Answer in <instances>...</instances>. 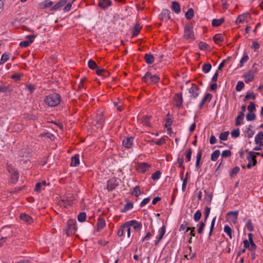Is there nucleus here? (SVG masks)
<instances>
[{
	"mask_svg": "<svg viewBox=\"0 0 263 263\" xmlns=\"http://www.w3.org/2000/svg\"><path fill=\"white\" fill-rule=\"evenodd\" d=\"M61 101V98L59 94L54 93L47 96L44 100L46 105L50 107H54L58 105Z\"/></svg>",
	"mask_w": 263,
	"mask_h": 263,
	"instance_id": "1",
	"label": "nucleus"
},
{
	"mask_svg": "<svg viewBox=\"0 0 263 263\" xmlns=\"http://www.w3.org/2000/svg\"><path fill=\"white\" fill-rule=\"evenodd\" d=\"M91 124L97 128L101 127L104 121V115L101 111H98L93 117Z\"/></svg>",
	"mask_w": 263,
	"mask_h": 263,
	"instance_id": "2",
	"label": "nucleus"
},
{
	"mask_svg": "<svg viewBox=\"0 0 263 263\" xmlns=\"http://www.w3.org/2000/svg\"><path fill=\"white\" fill-rule=\"evenodd\" d=\"M160 78L157 74H152L150 72H147L143 77L142 80L147 84L152 83H157L159 81Z\"/></svg>",
	"mask_w": 263,
	"mask_h": 263,
	"instance_id": "3",
	"label": "nucleus"
},
{
	"mask_svg": "<svg viewBox=\"0 0 263 263\" xmlns=\"http://www.w3.org/2000/svg\"><path fill=\"white\" fill-rule=\"evenodd\" d=\"M184 37L186 40H194L195 39L193 27L191 23L187 24L185 26L184 29Z\"/></svg>",
	"mask_w": 263,
	"mask_h": 263,
	"instance_id": "4",
	"label": "nucleus"
},
{
	"mask_svg": "<svg viewBox=\"0 0 263 263\" xmlns=\"http://www.w3.org/2000/svg\"><path fill=\"white\" fill-rule=\"evenodd\" d=\"M258 154V152H255L253 151H250L248 153V155L247 157V159L248 161L247 167L248 168H251L256 165L257 163L256 158Z\"/></svg>",
	"mask_w": 263,
	"mask_h": 263,
	"instance_id": "5",
	"label": "nucleus"
},
{
	"mask_svg": "<svg viewBox=\"0 0 263 263\" xmlns=\"http://www.w3.org/2000/svg\"><path fill=\"white\" fill-rule=\"evenodd\" d=\"M238 213V211H230L228 212L227 214L228 220L233 224H236L237 222Z\"/></svg>",
	"mask_w": 263,
	"mask_h": 263,
	"instance_id": "6",
	"label": "nucleus"
},
{
	"mask_svg": "<svg viewBox=\"0 0 263 263\" xmlns=\"http://www.w3.org/2000/svg\"><path fill=\"white\" fill-rule=\"evenodd\" d=\"M35 37L36 36L33 34L27 35L26 38L27 40L21 42L19 44L20 47L21 48H25L29 46L33 42Z\"/></svg>",
	"mask_w": 263,
	"mask_h": 263,
	"instance_id": "7",
	"label": "nucleus"
},
{
	"mask_svg": "<svg viewBox=\"0 0 263 263\" xmlns=\"http://www.w3.org/2000/svg\"><path fill=\"white\" fill-rule=\"evenodd\" d=\"M174 104L177 107L181 108L182 107L183 100L181 93L175 94L174 97Z\"/></svg>",
	"mask_w": 263,
	"mask_h": 263,
	"instance_id": "8",
	"label": "nucleus"
},
{
	"mask_svg": "<svg viewBox=\"0 0 263 263\" xmlns=\"http://www.w3.org/2000/svg\"><path fill=\"white\" fill-rule=\"evenodd\" d=\"M151 167V165L146 162L139 163L137 166V170L140 173H144Z\"/></svg>",
	"mask_w": 263,
	"mask_h": 263,
	"instance_id": "9",
	"label": "nucleus"
},
{
	"mask_svg": "<svg viewBox=\"0 0 263 263\" xmlns=\"http://www.w3.org/2000/svg\"><path fill=\"white\" fill-rule=\"evenodd\" d=\"M166 231V227L165 225H163L159 230V236L156 237L157 240L154 241V244L156 246H157L159 242L163 238Z\"/></svg>",
	"mask_w": 263,
	"mask_h": 263,
	"instance_id": "10",
	"label": "nucleus"
},
{
	"mask_svg": "<svg viewBox=\"0 0 263 263\" xmlns=\"http://www.w3.org/2000/svg\"><path fill=\"white\" fill-rule=\"evenodd\" d=\"M159 18L162 21H167L171 18L170 11L168 9H163L159 15Z\"/></svg>",
	"mask_w": 263,
	"mask_h": 263,
	"instance_id": "11",
	"label": "nucleus"
},
{
	"mask_svg": "<svg viewBox=\"0 0 263 263\" xmlns=\"http://www.w3.org/2000/svg\"><path fill=\"white\" fill-rule=\"evenodd\" d=\"M199 87L195 84H192V87L189 89L191 97L193 98H196L199 95Z\"/></svg>",
	"mask_w": 263,
	"mask_h": 263,
	"instance_id": "12",
	"label": "nucleus"
},
{
	"mask_svg": "<svg viewBox=\"0 0 263 263\" xmlns=\"http://www.w3.org/2000/svg\"><path fill=\"white\" fill-rule=\"evenodd\" d=\"M126 223L129 227L133 226L136 231L140 230L142 228L141 223L136 220H129L127 221Z\"/></svg>",
	"mask_w": 263,
	"mask_h": 263,
	"instance_id": "13",
	"label": "nucleus"
},
{
	"mask_svg": "<svg viewBox=\"0 0 263 263\" xmlns=\"http://www.w3.org/2000/svg\"><path fill=\"white\" fill-rule=\"evenodd\" d=\"M141 28L142 26L139 23H136L132 29V36H137L139 34Z\"/></svg>",
	"mask_w": 263,
	"mask_h": 263,
	"instance_id": "14",
	"label": "nucleus"
},
{
	"mask_svg": "<svg viewBox=\"0 0 263 263\" xmlns=\"http://www.w3.org/2000/svg\"><path fill=\"white\" fill-rule=\"evenodd\" d=\"M188 176H189V173L188 172L186 173L185 176L184 177V176H183V172L181 174L180 179L183 182H182V191H184L185 189H186V184H187V180H188Z\"/></svg>",
	"mask_w": 263,
	"mask_h": 263,
	"instance_id": "15",
	"label": "nucleus"
},
{
	"mask_svg": "<svg viewBox=\"0 0 263 263\" xmlns=\"http://www.w3.org/2000/svg\"><path fill=\"white\" fill-rule=\"evenodd\" d=\"M134 207V203L132 201L128 200L124 204V207L120 210L121 212L125 213L132 209Z\"/></svg>",
	"mask_w": 263,
	"mask_h": 263,
	"instance_id": "16",
	"label": "nucleus"
},
{
	"mask_svg": "<svg viewBox=\"0 0 263 263\" xmlns=\"http://www.w3.org/2000/svg\"><path fill=\"white\" fill-rule=\"evenodd\" d=\"M249 14L248 13H244L241 15H239L236 21V24H238L239 23H243L247 21V18L249 17Z\"/></svg>",
	"mask_w": 263,
	"mask_h": 263,
	"instance_id": "17",
	"label": "nucleus"
},
{
	"mask_svg": "<svg viewBox=\"0 0 263 263\" xmlns=\"http://www.w3.org/2000/svg\"><path fill=\"white\" fill-rule=\"evenodd\" d=\"M111 4L110 0H99L98 5L102 9H106Z\"/></svg>",
	"mask_w": 263,
	"mask_h": 263,
	"instance_id": "18",
	"label": "nucleus"
},
{
	"mask_svg": "<svg viewBox=\"0 0 263 263\" xmlns=\"http://www.w3.org/2000/svg\"><path fill=\"white\" fill-rule=\"evenodd\" d=\"M20 218L22 220L28 223H31L33 222L32 217L30 215L25 213L21 214Z\"/></svg>",
	"mask_w": 263,
	"mask_h": 263,
	"instance_id": "19",
	"label": "nucleus"
},
{
	"mask_svg": "<svg viewBox=\"0 0 263 263\" xmlns=\"http://www.w3.org/2000/svg\"><path fill=\"white\" fill-rule=\"evenodd\" d=\"M172 9L176 14H179L181 12V8L178 2L174 1L172 3Z\"/></svg>",
	"mask_w": 263,
	"mask_h": 263,
	"instance_id": "20",
	"label": "nucleus"
},
{
	"mask_svg": "<svg viewBox=\"0 0 263 263\" xmlns=\"http://www.w3.org/2000/svg\"><path fill=\"white\" fill-rule=\"evenodd\" d=\"M70 165L73 167H76L80 164L79 155L76 154L71 158Z\"/></svg>",
	"mask_w": 263,
	"mask_h": 263,
	"instance_id": "21",
	"label": "nucleus"
},
{
	"mask_svg": "<svg viewBox=\"0 0 263 263\" xmlns=\"http://www.w3.org/2000/svg\"><path fill=\"white\" fill-rule=\"evenodd\" d=\"M115 189V178H112L107 181V189L111 191Z\"/></svg>",
	"mask_w": 263,
	"mask_h": 263,
	"instance_id": "22",
	"label": "nucleus"
},
{
	"mask_svg": "<svg viewBox=\"0 0 263 263\" xmlns=\"http://www.w3.org/2000/svg\"><path fill=\"white\" fill-rule=\"evenodd\" d=\"M133 143V138L132 137H128L123 140L122 144L126 148H130Z\"/></svg>",
	"mask_w": 263,
	"mask_h": 263,
	"instance_id": "23",
	"label": "nucleus"
},
{
	"mask_svg": "<svg viewBox=\"0 0 263 263\" xmlns=\"http://www.w3.org/2000/svg\"><path fill=\"white\" fill-rule=\"evenodd\" d=\"M105 226V220L103 218H99L97 224V231H100Z\"/></svg>",
	"mask_w": 263,
	"mask_h": 263,
	"instance_id": "24",
	"label": "nucleus"
},
{
	"mask_svg": "<svg viewBox=\"0 0 263 263\" xmlns=\"http://www.w3.org/2000/svg\"><path fill=\"white\" fill-rule=\"evenodd\" d=\"M202 156V149H199L196 155V161L195 167L197 170L200 168V161Z\"/></svg>",
	"mask_w": 263,
	"mask_h": 263,
	"instance_id": "25",
	"label": "nucleus"
},
{
	"mask_svg": "<svg viewBox=\"0 0 263 263\" xmlns=\"http://www.w3.org/2000/svg\"><path fill=\"white\" fill-rule=\"evenodd\" d=\"M243 78L245 82L246 83H249L253 80L254 74L252 72L249 71L243 74Z\"/></svg>",
	"mask_w": 263,
	"mask_h": 263,
	"instance_id": "26",
	"label": "nucleus"
},
{
	"mask_svg": "<svg viewBox=\"0 0 263 263\" xmlns=\"http://www.w3.org/2000/svg\"><path fill=\"white\" fill-rule=\"evenodd\" d=\"M69 230L71 232H75L77 228L76 227V221L73 220H69L67 222Z\"/></svg>",
	"mask_w": 263,
	"mask_h": 263,
	"instance_id": "27",
	"label": "nucleus"
},
{
	"mask_svg": "<svg viewBox=\"0 0 263 263\" xmlns=\"http://www.w3.org/2000/svg\"><path fill=\"white\" fill-rule=\"evenodd\" d=\"M67 1L66 0H61L59 1L58 3H57L55 5H54L51 8V10H57L58 9L64 6L65 4L66 3Z\"/></svg>",
	"mask_w": 263,
	"mask_h": 263,
	"instance_id": "28",
	"label": "nucleus"
},
{
	"mask_svg": "<svg viewBox=\"0 0 263 263\" xmlns=\"http://www.w3.org/2000/svg\"><path fill=\"white\" fill-rule=\"evenodd\" d=\"M145 62L148 64H151L154 62V57L153 54L146 53L144 56Z\"/></svg>",
	"mask_w": 263,
	"mask_h": 263,
	"instance_id": "29",
	"label": "nucleus"
},
{
	"mask_svg": "<svg viewBox=\"0 0 263 263\" xmlns=\"http://www.w3.org/2000/svg\"><path fill=\"white\" fill-rule=\"evenodd\" d=\"M213 40L216 43L222 42L224 41V35L221 33L216 34L214 36Z\"/></svg>",
	"mask_w": 263,
	"mask_h": 263,
	"instance_id": "30",
	"label": "nucleus"
},
{
	"mask_svg": "<svg viewBox=\"0 0 263 263\" xmlns=\"http://www.w3.org/2000/svg\"><path fill=\"white\" fill-rule=\"evenodd\" d=\"M125 228H126V222H125L124 224L121 225L119 229V230L118 231V235L119 237L124 236L125 233L126 231L124 229H125Z\"/></svg>",
	"mask_w": 263,
	"mask_h": 263,
	"instance_id": "31",
	"label": "nucleus"
},
{
	"mask_svg": "<svg viewBox=\"0 0 263 263\" xmlns=\"http://www.w3.org/2000/svg\"><path fill=\"white\" fill-rule=\"evenodd\" d=\"M243 118H244V114H243V112H239V114L236 118L235 125L236 126L240 125L242 122Z\"/></svg>",
	"mask_w": 263,
	"mask_h": 263,
	"instance_id": "32",
	"label": "nucleus"
},
{
	"mask_svg": "<svg viewBox=\"0 0 263 263\" xmlns=\"http://www.w3.org/2000/svg\"><path fill=\"white\" fill-rule=\"evenodd\" d=\"M263 140V132H259L255 137V143L256 144L259 143H263L262 140Z\"/></svg>",
	"mask_w": 263,
	"mask_h": 263,
	"instance_id": "33",
	"label": "nucleus"
},
{
	"mask_svg": "<svg viewBox=\"0 0 263 263\" xmlns=\"http://www.w3.org/2000/svg\"><path fill=\"white\" fill-rule=\"evenodd\" d=\"M223 231L229 236L230 239L233 238L232 230L230 226L228 225H225L223 228Z\"/></svg>",
	"mask_w": 263,
	"mask_h": 263,
	"instance_id": "34",
	"label": "nucleus"
},
{
	"mask_svg": "<svg viewBox=\"0 0 263 263\" xmlns=\"http://www.w3.org/2000/svg\"><path fill=\"white\" fill-rule=\"evenodd\" d=\"M220 154V153L219 150L214 151L211 154V160L212 161H216L218 159Z\"/></svg>",
	"mask_w": 263,
	"mask_h": 263,
	"instance_id": "35",
	"label": "nucleus"
},
{
	"mask_svg": "<svg viewBox=\"0 0 263 263\" xmlns=\"http://www.w3.org/2000/svg\"><path fill=\"white\" fill-rule=\"evenodd\" d=\"M249 59V56L246 53H244L242 57L239 62V67H241L243 66L244 64L246 63Z\"/></svg>",
	"mask_w": 263,
	"mask_h": 263,
	"instance_id": "36",
	"label": "nucleus"
},
{
	"mask_svg": "<svg viewBox=\"0 0 263 263\" xmlns=\"http://www.w3.org/2000/svg\"><path fill=\"white\" fill-rule=\"evenodd\" d=\"M131 194L137 197H139L141 194L140 186L138 185L136 186L132 191Z\"/></svg>",
	"mask_w": 263,
	"mask_h": 263,
	"instance_id": "37",
	"label": "nucleus"
},
{
	"mask_svg": "<svg viewBox=\"0 0 263 263\" xmlns=\"http://www.w3.org/2000/svg\"><path fill=\"white\" fill-rule=\"evenodd\" d=\"M224 22V19L222 18L219 19H214L212 21V24L214 27H218L221 25Z\"/></svg>",
	"mask_w": 263,
	"mask_h": 263,
	"instance_id": "38",
	"label": "nucleus"
},
{
	"mask_svg": "<svg viewBox=\"0 0 263 263\" xmlns=\"http://www.w3.org/2000/svg\"><path fill=\"white\" fill-rule=\"evenodd\" d=\"M53 3L50 0H45L42 2L41 4V7L42 8H46L51 6Z\"/></svg>",
	"mask_w": 263,
	"mask_h": 263,
	"instance_id": "39",
	"label": "nucleus"
},
{
	"mask_svg": "<svg viewBox=\"0 0 263 263\" xmlns=\"http://www.w3.org/2000/svg\"><path fill=\"white\" fill-rule=\"evenodd\" d=\"M202 70L204 73H208L212 68V65L210 63H205L202 65Z\"/></svg>",
	"mask_w": 263,
	"mask_h": 263,
	"instance_id": "40",
	"label": "nucleus"
},
{
	"mask_svg": "<svg viewBox=\"0 0 263 263\" xmlns=\"http://www.w3.org/2000/svg\"><path fill=\"white\" fill-rule=\"evenodd\" d=\"M161 175V172L160 171H157L156 172L152 174L151 178L154 181H157L160 179Z\"/></svg>",
	"mask_w": 263,
	"mask_h": 263,
	"instance_id": "41",
	"label": "nucleus"
},
{
	"mask_svg": "<svg viewBox=\"0 0 263 263\" xmlns=\"http://www.w3.org/2000/svg\"><path fill=\"white\" fill-rule=\"evenodd\" d=\"M192 151L191 148L187 149L185 152V161L188 162L191 161Z\"/></svg>",
	"mask_w": 263,
	"mask_h": 263,
	"instance_id": "42",
	"label": "nucleus"
},
{
	"mask_svg": "<svg viewBox=\"0 0 263 263\" xmlns=\"http://www.w3.org/2000/svg\"><path fill=\"white\" fill-rule=\"evenodd\" d=\"M185 17L187 20H191L194 16V10L192 8H190L185 13Z\"/></svg>",
	"mask_w": 263,
	"mask_h": 263,
	"instance_id": "43",
	"label": "nucleus"
},
{
	"mask_svg": "<svg viewBox=\"0 0 263 263\" xmlns=\"http://www.w3.org/2000/svg\"><path fill=\"white\" fill-rule=\"evenodd\" d=\"M240 171V168L238 166H235L229 171L230 176L231 177L236 175Z\"/></svg>",
	"mask_w": 263,
	"mask_h": 263,
	"instance_id": "44",
	"label": "nucleus"
},
{
	"mask_svg": "<svg viewBox=\"0 0 263 263\" xmlns=\"http://www.w3.org/2000/svg\"><path fill=\"white\" fill-rule=\"evenodd\" d=\"M35 89V85L32 84H27L25 90L29 92V93H32Z\"/></svg>",
	"mask_w": 263,
	"mask_h": 263,
	"instance_id": "45",
	"label": "nucleus"
},
{
	"mask_svg": "<svg viewBox=\"0 0 263 263\" xmlns=\"http://www.w3.org/2000/svg\"><path fill=\"white\" fill-rule=\"evenodd\" d=\"M86 214L85 212H81L78 216V220L81 222H84L86 220Z\"/></svg>",
	"mask_w": 263,
	"mask_h": 263,
	"instance_id": "46",
	"label": "nucleus"
},
{
	"mask_svg": "<svg viewBox=\"0 0 263 263\" xmlns=\"http://www.w3.org/2000/svg\"><path fill=\"white\" fill-rule=\"evenodd\" d=\"M9 59V54L8 53H4L2 55L0 63L1 64L5 63Z\"/></svg>",
	"mask_w": 263,
	"mask_h": 263,
	"instance_id": "47",
	"label": "nucleus"
},
{
	"mask_svg": "<svg viewBox=\"0 0 263 263\" xmlns=\"http://www.w3.org/2000/svg\"><path fill=\"white\" fill-rule=\"evenodd\" d=\"M212 97L213 96L212 94L208 93L204 96V97L201 100L204 103L206 102H210L211 101Z\"/></svg>",
	"mask_w": 263,
	"mask_h": 263,
	"instance_id": "48",
	"label": "nucleus"
},
{
	"mask_svg": "<svg viewBox=\"0 0 263 263\" xmlns=\"http://www.w3.org/2000/svg\"><path fill=\"white\" fill-rule=\"evenodd\" d=\"M229 135V132H228V131L224 132L221 133L220 134L219 138L221 140L226 141L228 139V137Z\"/></svg>",
	"mask_w": 263,
	"mask_h": 263,
	"instance_id": "49",
	"label": "nucleus"
},
{
	"mask_svg": "<svg viewBox=\"0 0 263 263\" xmlns=\"http://www.w3.org/2000/svg\"><path fill=\"white\" fill-rule=\"evenodd\" d=\"M255 99V95L253 92H247L245 97L244 101H246L249 99L254 100Z\"/></svg>",
	"mask_w": 263,
	"mask_h": 263,
	"instance_id": "50",
	"label": "nucleus"
},
{
	"mask_svg": "<svg viewBox=\"0 0 263 263\" xmlns=\"http://www.w3.org/2000/svg\"><path fill=\"white\" fill-rule=\"evenodd\" d=\"M202 216L201 212L200 210H197L194 215V219L196 222L198 221Z\"/></svg>",
	"mask_w": 263,
	"mask_h": 263,
	"instance_id": "51",
	"label": "nucleus"
},
{
	"mask_svg": "<svg viewBox=\"0 0 263 263\" xmlns=\"http://www.w3.org/2000/svg\"><path fill=\"white\" fill-rule=\"evenodd\" d=\"M231 137L233 138H236L239 136L240 131L238 128L234 129L231 132Z\"/></svg>",
	"mask_w": 263,
	"mask_h": 263,
	"instance_id": "52",
	"label": "nucleus"
},
{
	"mask_svg": "<svg viewBox=\"0 0 263 263\" xmlns=\"http://www.w3.org/2000/svg\"><path fill=\"white\" fill-rule=\"evenodd\" d=\"M19 175L18 173L14 172L11 177V182L13 183H15L17 182L18 179Z\"/></svg>",
	"mask_w": 263,
	"mask_h": 263,
	"instance_id": "53",
	"label": "nucleus"
},
{
	"mask_svg": "<svg viewBox=\"0 0 263 263\" xmlns=\"http://www.w3.org/2000/svg\"><path fill=\"white\" fill-rule=\"evenodd\" d=\"M88 67L91 69H95L97 68V65L96 63L92 60L90 59L88 62Z\"/></svg>",
	"mask_w": 263,
	"mask_h": 263,
	"instance_id": "54",
	"label": "nucleus"
},
{
	"mask_svg": "<svg viewBox=\"0 0 263 263\" xmlns=\"http://www.w3.org/2000/svg\"><path fill=\"white\" fill-rule=\"evenodd\" d=\"M205 227V221H200L199 223V228L198 229V233L200 234H202L204 228Z\"/></svg>",
	"mask_w": 263,
	"mask_h": 263,
	"instance_id": "55",
	"label": "nucleus"
},
{
	"mask_svg": "<svg viewBox=\"0 0 263 263\" xmlns=\"http://www.w3.org/2000/svg\"><path fill=\"white\" fill-rule=\"evenodd\" d=\"M255 119V115L253 112H249L247 114L246 119L248 121H253Z\"/></svg>",
	"mask_w": 263,
	"mask_h": 263,
	"instance_id": "56",
	"label": "nucleus"
},
{
	"mask_svg": "<svg viewBox=\"0 0 263 263\" xmlns=\"http://www.w3.org/2000/svg\"><path fill=\"white\" fill-rule=\"evenodd\" d=\"M141 122L142 123L147 126H150V121L149 118L147 116L143 117L141 119Z\"/></svg>",
	"mask_w": 263,
	"mask_h": 263,
	"instance_id": "57",
	"label": "nucleus"
},
{
	"mask_svg": "<svg viewBox=\"0 0 263 263\" xmlns=\"http://www.w3.org/2000/svg\"><path fill=\"white\" fill-rule=\"evenodd\" d=\"M246 227L247 230L250 232H252L254 230V227L252 223L251 220H249L247 221Z\"/></svg>",
	"mask_w": 263,
	"mask_h": 263,
	"instance_id": "58",
	"label": "nucleus"
},
{
	"mask_svg": "<svg viewBox=\"0 0 263 263\" xmlns=\"http://www.w3.org/2000/svg\"><path fill=\"white\" fill-rule=\"evenodd\" d=\"M245 84L242 81H238L236 86V90L237 91H240L244 87Z\"/></svg>",
	"mask_w": 263,
	"mask_h": 263,
	"instance_id": "59",
	"label": "nucleus"
},
{
	"mask_svg": "<svg viewBox=\"0 0 263 263\" xmlns=\"http://www.w3.org/2000/svg\"><path fill=\"white\" fill-rule=\"evenodd\" d=\"M44 189V187L41 185L40 182H37L36 183L35 188H34V191L40 193L42 191V190Z\"/></svg>",
	"mask_w": 263,
	"mask_h": 263,
	"instance_id": "60",
	"label": "nucleus"
},
{
	"mask_svg": "<svg viewBox=\"0 0 263 263\" xmlns=\"http://www.w3.org/2000/svg\"><path fill=\"white\" fill-rule=\"evenodd\" d=\"M177 162L178 164V166L179 167H181L182 168L183 170L184 169V166L183 165V162H184V160L183 159V158H178L177 160Z\"/></svg>",
	"mask_w": 263,
	"mask_h": 263,
	"instance_id": "61",
	"label": "nucleus"
},
{
	"mask_svg": "<svg viewBox=\"0 0 263 263\" xmlns=\"http://www.w3.org/2000/svg\"><path fill=\"white\" fill-rule=\"evenodd\" d=\"M211 209L208 206H205L204 208V215H205V218H204V221L205 222L210 215Z\"/></svg>",
	"mask_w": 263,
	"mask_h": 263,
	"instance_id": "62",
	"label": "nucleus"
},
{
	"mask_svg": "<svg viewBox=\"0 0 263 263\" xmlns=\"http://www.w3.org/2000/svg\"><path fill=\"white\" fill-rule=\"evenodd\" d=\"M231 151L229 149H226L224 151H223L221 153V156L222 157H228L231 156Z\"/></svg>",
	"mask_w": 263,
	"mask_h": 263,
	"instance_id": "63",
	"label": "nucleus"
},
{
	"mask_svg": "<svg viewBox=\"0 0 263 263\" xmlns=\"http://www.w3.org/2000/svg\"><path fill=\"white\" fill-rule=\"evenodd\" d=\"M255 104L252 102H250L249 106H248V109L249 112H253L255 110Z\"/></svg>",
	"mask_w": 263,
	"mask_h": 263,
	"instance_id": "64",
	"label": "nucleus"
}]
</instances>
